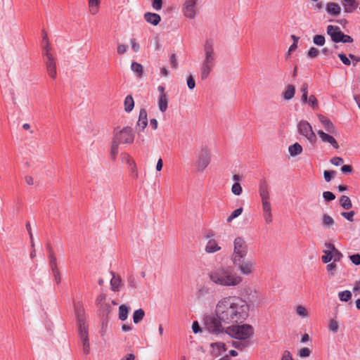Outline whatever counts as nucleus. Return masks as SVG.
<instances>
[{
  "instance_id": "1",
  "label": "nucleus",
  "mask_w": 360,
  "mask_h": 360,
  "mask_svg": "<svg viewBox=\"0 0 360 360\" xmlns=\"http://www.w3.org/2000/svg\"><path fill=\"white\" fill-rule=\"evenodd\" d=\"M250 305L240 296H226L221 298L216 304L215 316L224 324L243 323L249 316Z\"/></svg>"
},
{
  "instance_id": "2",
  "label": "nucleus",
  "mask_w": 360,
  "mask_h": 360,
  "mask_svg": "<svg viewBox=\"0 0 360 360\" xmlns=\"http://www.w3.org/2000/svg\"><path fill=\"white\" fill-rule=\"evenodd\" d=\"M207 277L214 285L234 288L240 285L243 281V277L231 266H219L210 271Z\"/></svg>"
},
{
  "instance_id": "3",
  "label": "nucleus",
  "mask_w": 360,
  "mask_h": 360,
  "mask_svg": "<svg viewBox=\"0 0 360 360\" xmlns=\"http://www.w3.org/2000/svg\"><path fill=\"white\" fill-rule=\"evenodd\" d=\"M203 59L200 65V72L202 80L208 78L212 71L217 59L214 51V43L212 39H207L203 46Z\"/></svg>"
},
{
  "instance_id": "4",
  "label": "nucleus",
  "mask_w": 360,
  "mask_h": 360,
  "mask_svg": "<svg viewBox=\"0 0 360 360\" xmlns=\"http://www.w3.org/2000/svg\"><path fill=\"white\" fill-rule=\"evenodd\" d=\"M226 333L234 339L245 341L253 337L255 330L250 324L238 325V323H235L227 327Z\"/></svg>"
},
{
  "instance_id": "5",
  "label": "nucleus",
  "mask_w": 360,
  "mask_h": 360,
  "mask_svg": "<svg viewBox=\"0 0 360 360\" xmlns=\"http://www.w3.org/2000/svg\"><path fill=\"white\" fill-rule=\"evenodd\" d=\"M248 253V246L242 237H236L233 240V250L231 257L232 262H240V259L245 258Z\"/></svg>"
},
{
  "instance_id": "6",
  "label": "nucleus",
  "mask_w": 360,
  "mask_h": 360,
  "mask_svg": "<svg viewBox=\"0 0 360 360\" xmlns=\"http://www.w3.org/2000/svg\"><path fill=\"white\" fill-rule=\"evenodd\" d=\"M77 319L78 333L80 340L89 339L88 326L86 324L84 310L79 303L75 305Z\"/></svg>"
},
{
  "instance_id": "7",
  "label": "nucleus",
  "mask_w": 360,
  "mask_h": 360,
  "mask_svg": "<svg viewBox=\"0 0 360 360\" xmlns=\"http://www.w3.org/2000/svg\"><path fill=\"white\" fill-rule=\"evenodd\" d=\"M211 152L207 148H202L194 162V166L198 172H202L211 162Z\"/></svg>"
},
{
  "instance_id": "8",
  "label": "nucleus",
  "mask_w": 360,
  "mask_h": 360,
  "mask_svg": "<svg viewBox=\"0 0 360 360\" xmlns=\"http://www.w3.org/2000/svg\"><path fill=\"white\" fill-rule=\"evenodd\" d=\"M326 32L334 43H352L354 41L353 38L349 35L344 34L338 26L328 25Z\"/></svg>"
},
{
  "instance_id": "9",
  "label": "nucleus",
  "mask_w": 360,
  "mask_h": 360,
  "mask_svg": "<svg viewBox=\"0 0 360 360\" xmlns=\"http://www.w3.org/2000/svg\"><path fill=\"white\" fill-rule=\"evenodd\" d=\"M239 260L240 262L232 263L237 267L241 276H248L255 272L257 268V262L255 260L252 259H245V258L240 259Z\"/></svg>"
},
{
  "instance_id": "10",
  "label": "nucleus",
  "mask_w": 360,
  "mask_h": 360,
  "mask_svg": "<svg viewBox=\"0 0 360 360\" xmlns=\"http://www.w3.org/2000/svg\"><path fill=\"white\" fill-rule=\"evenodd\" d=\"M113 139L120 144H130L134 140V133L132 128L126 127L120 130H116Z\"/></svg>"
},
{
  "instance_id": "11",
  "label": "nucleus",
  "mask_w": 360,
  "mask_h": 360,
  "mask_svg": "<svg viewBox=\"0 0 360 360\" xmlns=\"http://www.w3.org/2000/svg\"><path fill=\"white\" fill-rule=\"evenodd\" d=\"M200 0H184L181 11L184 16L188 19H194L198 14Z\"/></svg>"
},
{
  "instance_id": "12",
  "label": "nucleus",
  "mask_w": 360,
  "mask_h": 360,
  "mask_svg": "<svg viewBox=\"0 0 360 360\" xmlns=\"http://www.w3.org/2000/svg\"><path fill=\"white\" fill-rule=\"evenodd\" d=\"M297 130L300 135L304 136L310 143L316 141V136L311 125L306 120H301L297 124Z\"/></svg>"
},
{
  "instance_id": "13",
  "label": "nucleus",
  "mask_w": 360,
  "mask_h": 360,
  "mask_svg": "<svg viewBox=\"0 0 360 360\" xmlns=\"http://www.w3.org/2000/svg\"><path fill=\"white\" fill-rule=\"evenodd\" d=\"M204 323L207 329L212 333H219L222 330L223 321L217 316H207L205 318Z\"/></svg>"
},
{
  "instance_id": "14",
  "label": "nucleus",
  "mask_w": 360,
  "mask_h": 360,
  "mask_svg": "<svg viewBox=\"0 0 360 360\" xmlns=\"http://www.w3.org/2000/svg\"><path fill=\"white\" fill-rule=\"evenodd\" d=\"M259 193L262 200V204L271 203L269 186L265 179H262L259 181Z\"/></svg>"
},
{
  "instance_id": "15",
  "label": "nucleus",
  "mask_w": 360,
  "mask_h": 360,
  "mask_svg": "<svg viewBox=\"0 0 360 360\" xmlns=\"http://www.w3.org/2000/svg\"><path fill=\"white\" fill-rule=\"evenodd\" d=\"M44 63L46 72L49 77L52 79H56L57 75L56 63L54 57L44 59Z\"/></svg>"
},
{
  "instance_id": "16",
  "label": "nucleus",
  "mask_w": 360,
  "mask_h": 360,
  "mask_svg": "<svg viewBox=\"0 0 360 360\" xmlns=\"http://www.w3.org/2000/svg\"><path fill=\"white\" fill-rule=\"evenodd\" d=\"M318 118L327 132L333 134L337 133L335 127L329 118L323 115H319Z\"/></svg>"
},
{
  "instance_id": "17",
  "label": "nucleus",
  "mask_w": 360,
  "mask_h": 360,
  "mask_svg": "<svg viewBox=\"0 0 360 360\" xmlns=\"http://www.w3.org/2000/svg\"><path fill=\"white\" fill-rule=\"evenodd\" d=\"M317 134L322 142L330 144L335 149L339 148V145L333 136L324 132L322 130H319L317 131Z\"/></svg>"
},
{
  "instance_id": "18",
  "label": "nucleus",
  "mask_w": 360,
  "mask_h": 360,
  "mask_svg": "<svg viewBox=\"0 0 360 360\" xmlns=\"http://www.w3.org/2000/svg\"><path fill=\"white\" fill-rule=\"evenodd\" d=\"M335 224L334 219L327 213H323L321 216V225L326 230L333 229Z\"/></svg>"
},
{
  "instance_id": "19",
  "label": "nucleus",
  "mask_w": 360,
  "mask_h": 360,
  "mask_svg": "<svg viewBox=\"0 0 360 360\" xmlns=\"http://www.w3.org/2000/svg\"><path fill=\"white\" fill-rule=\"evenodd\" d=\"M262 216L265 224H270L273 221L271 203L262 204Z\"/></svg>"
},
{
  "instance_id": "20",
  "label": "nucleus",
  "mask_w": 360,
  "mask_h": 360,
  "mask_svg": "<svg viewBox=\"0 0 360 360\" xmlns=\"http://www.w3.org/2000/svg\"><path fill=\"white\" fill-rule=\"evenodd\" d=\"M222 248L215 239H210L205 246V251L207 254H213L221 250Z\"/></svg>"
},
{
  "instance_id": "21",
  "label": "nucleus",
  "mask_w": 360,
  "mask_h": 360,
  "mask_svg": "<svg viewBox=\"0 0 360 360\" xmlns=\"http://www.w3.org/2000/svg\"><path fill=\"white\" fill-rule=\"evenodd\" d=\"M326 10L328 15L333 17L338 16L341 13V7L335 2H328L326 5Z\"/></svg>"
},
{
  "instance_id": "22",
  "label": "nucleus",
  "mask_w": 360,
  "mask_h": 360,
  "mask_svg": "<svg viewBox=\"0 0 360 360\" xmlns=\"http://www.w3.org/2000/svg\"><path fill=\"white\" fill-rule=\"evenodd\" d=\"M323 252L324 255L321 257V261L324 264H328L331 260H334L335 262H338L342 259V258L343 257L342 254L341 253V255H340L339 257L337 256V259H336V255H335V252L330 251V250H323Z\"/></svg>"
},
{
  "instance_id": "23",
  "label": "nucleus",
  "mask_w": 360,
  "mask_h": 360,
  "mask_svg": "<svg viewBox=\"0 0 360 360\" xmlns=\"http://www.w3.org/2000/svg\"><path fill=\"white\" fill-rule=\"evenodd\" d=\"M111 274L112 277L110 280V288L114 292H118L123 285L122 280L120 276L115 274L113 272H111Z\"/></svg>"
},
{
  "instance_id": "24",
  "label": "nucleus",
  "mask_w": 360,
  "mask_h": 360,
  "mask_svg": "<svg viewBox=\"0 0 360 360\" xmlns=\"http://www.w3.org/2000/svg\"><path fill=\"white\" fill-rule=\"evenodd\" d=\"M344 12L352 13L358 8L359 4L356 0H342Z\"/></svg>"
},
{
  "instance_id": "25",
  "label": "nucleus",
  "mask_w": 360,
  "mask_h": 360,
  "mask_svg": "<svg viewBox=\"0 0 360 360\" xmlns=\"http://www.w3.org/2000/svg\"><path fill=\"white\" fill-rule=\"evenodd\" d=\"M144 19L146 21L153 25H157L160 23L161 18L160 15L155 13H146L144 14Z\"/></svg>"
},
{
  "instance_id": "26",
  "label": "nucleus",
  "mask_w": 360,
  "mask_h": 360,
  "mask_svg": "<svg viewBox=\"0 0 360 360\" xmlns=\"http://www.w3.org/2000/svg\"><path fill=\"white\" fill-rule=\"evenodd\" d=\"M168 103V95H159L158 98V105L160 112H165L167 110Z\"/></svg>"
},
{
  "instance_id": "27",
  "label": "nucleus",
  "mask_w": 360,
  "mask_h": 360,
  "mask_svg": "<svg viewBox=\"0 0 360 360\" xmlns=\"http://www.w3.org/2000/svg\"><path fill=\"white\" fill-rule=\"evenodd\" d=\"M147 124L148 119L146 110L144 109H141L139 112L137 127H139L143 131L146 127Z\"/></svg>"
},
{
  "instance_id": "28",
  "label": "nucleus",
  "mask_w": 360,
  "mask_h": 360,
  "mask_svg": "<svg viewBox=\"0 0 360 360\" xmlns=\"http://www.w3.org/2000/svg\"><path fill=\"white\" fill-rule=\"evenodd\" d=\"M295 94V87L292 84L286 86L285 90L282 93L283 98L285 101H290L293 98Z\"/></svg>"
},
{
  "instance_id": "29",
  "label": "nucleus",
  "mask_w": 360,
  "mask_h": 360,
  "mask_svg": "<svg viewBox=\"0 0 360 360\" xmlns=\"http://www.w3.org/2000/svg\"><path fill=\"white\" fill-rule=\"evenodd\" d=\"M302 150V146L298 143H295L288 147V152L292 157L300 155Z\"/></svg>"
},
{
  "instance_id": "30",
  "label": "nucleus",
  "mask_w": 360,
  "mask_h": 360,
  "mask_svg": "<svg viewBox=\"0 0 360 360\" xmlns=\"http://www.w3.org/2000/svg\"><path fill=\"white\" fill-rule=\"evenodd\" d=\"M131 70L136 74L137 77H142L143 73V68L141 64L137 62H132L131 64Z\"/></svg>"
},
{
  "instance_id": "31",
  "label": "nucleus",
  "mask_w": 360,
  "mask_h": 360,
  "mask_svg": "<svg viewBox=\"0 0 360 360\" xmlns=\"http://www.w3.org/2000/svg\"><path fill=\"white\" fill-rule=\"evenodd\" d=\"M101 0H88L89 11L92 15H96L99 10Z\"/></svg>"
},
{
  "instance_id": "32",
  "label": "nucleus",
  "mask_w": 360,
  "mask_h": 360,
  "mask_svg": "<svg viewBox=\"0 0 360 360\" xmlns=\"http://www.w3.org/2000/svg\"><path fill=\"white\" fill-rule=\"evenodd\" d=\"M340 205L345 210H349L352 207V201L347 195H342L340 197Z\"/></svg>"
},
{
  "instance_id": "33",
  "label": "nucleus",
  "mask_w": 360,
  "mask_h": 360,
  "mask_svg": "<svg viewBox=\"0 0 360 360\" xmlns=\"http://www.w3.org/2000/svg\"><path fill=\"white\" fill-rule=\"evenodd\" d=\"M124 110L127 112H131L134 107V101L131 95L127 96L124 99Z\"/></svg>"
},
{
  "instance_id": "34",
  "label": "nucleus",
  "mask_w": 360,
  "mask_h": 360,
  "mask_svg": "<svg viewBox=\"0 0 360 360\" xmlns=\"http://www.w3.org/2000/svg\"><path fill=\"white\" fill-rule=\"evenodd\" d=\"M211 347L214 349L215 347L218 349V352H215V350H214V354L217 356L221 355L223 352H226V345L223 342L212 343L211 344Z\"/></svg>"
},
{
  "instance_id": "35",
  "label": "nucleus",
  "mask_w": 360,
  "mask_h": 360,
  "mask_svg": "<svg viewBox=\"0 0 360 360\" xmlns=\"http://www.w3.org/2000/svg\"><path fill=\"white\" fill-rule=\"evenodd\" d=\"M128 313H129V308L127 305L122 304L120 306L118 316L121 321H124L127 319Z\"/></svg>"
},
{
  "instance_id": "36",
  "label": "nucleus",
  "mask_w": 360,
  "mask_h": 360,
  "mask_svg": "<svg viewBox=\"0 0 360 360\" xmlns=\"http://www.w3.org/2000/svg\"><path fill=\"white\" fill-rule=\"evenodd\" d=\"M145 315V312L142 309H139L134 311L133 314V321L134 323L137 324L141 322Z\"/></svg>"
},
{
  "instance_id": "37",
  "label": "nucleus",
  "mask_w": 360,
  "mask_h": 360,
  "mask_svg": "<svg viewBox=\"0 0 360 360\" xmlns=\"http://www.w3.org/2000/svg\"><path fill=\"white\" fill-rule=\"evenodd\" d=\"M49 266L51 269L57 268V259L56 257L53 252V250L49 248Z\"/></svg>"
},
{
  "instance_id": "38",
  "label": "nucleus",
  "mask_w": 360,
  "mask_h": 360,
  "mask_svg": "<svg viewBox=\"0 0 360 360\" xmlns=\"http://www.w3.org/2000/svg\"><path fill=\"white\" fill-rule=\"evenodd\" d=\"M338 298L342 302H348L352 298V292L349 290H344L338 292Z\"/></svg>"
},
{
  "instance_id": "39",
  "label": "nucleus",
  "mask_w": 360,
  "mask_h": 360,
  "mask_svg": "<svg viewBox=\"0 0 360 360\" xmlns=\"http://www.w3.org/2000/svg\"><path fill=\"white\" fill-rule=\"evenodd\" d=\"M51 47L50 43L49 41H47V42L45 44V46L43 47L42 50V55L44 57V59L49 58V56L50 58L53 57V54L51 52Z\"/></svg>"
},
{
  "instance_id": "40",
  "label": "nucleus",
  "mask_w": 360,
  "mask_h": 360,
  "mask_svg": "<svg viewBox=\"0 0 360 360\" xmlns=\"http://www.w3.org/2000/svg\"><path fill=\"white\" fill-rule=\"evenodd\" d=\"M313 42L317 46H322L326 42L325 37L323 35L316 34L313 37Z\"/></svg>"
},
{
  "instance_id": "41",
  "label": "nucleus",
  "mask_w": 360,
  "mask_h": 360,
  "mask_svg": "<svg viewBox=\"0 0 360 360\" xmlns=\"http://www.w3.org/2000/svg\"><path fill=\"white\" fill-rule=\"evenodd\" d=\"M243 211V210L242 207H239V208L235 210L234 211H233L232 213L230 214V216L228 217V218L226 219L227 222L230 223L235 218L239 217L242 214Z\"/></svg>"
},
{
  "instance_id": "42",
  "label": "nucleus",
  "mask_w": 360,
  "mask_h": 360,
  "mask_svg": "<svg viewBox=\"0 0 360 360\" xmlns=\"http://www.w3.org/2000/svg\"><path fill=\"white\" fill-rule=\"evenodd\" d=\"M296 313L299 316L302 318H306L308 316V311L302 305H298L296 307Z\"/></svg>"
},
{
  "instance_id": "43",
  "label": "nucleus",
  "mask_w": 360,
  "mask_h": 360,
  "mask_svg": "<svg viewBox=\"0 0 360 360\" xmlns=\"http://www.w3.org/2000/svg\"><path fill=\"white\" fill-rule=\"evenodd\" d=\"M120 143L115 141L114 139L112 142L110 155L112 159H115L118 154V146Z\"/></svg>"
},
{
  "instance_id": "44",
  "label": "nucleus",
  "mask_w": 360,
  "mask_h": 360,
  "mask_svg": "<svg viewBox=\"0 0 360 360\" xmlns=\"http://www.w3.org/2000/svg\"><path fill=\"white\" fill-rule=\"evenodd\" d=\"M336 269H337V265H336V262H335L334 260L331 263H328V264L326 266L327 272L328 273V274L330 276H333L335 275Z\"/></svg>"
},
{
  "instance_id": "45",
  "label": "nucleus",
  "mask_w": 360,
  "mask_h": 360,
  "mask_svg": "<svg viewBox=\"0 0 360 360\" xmlns=\"http://www.w3.org/2000/svg\"><path fill=\"white\" fill-rule=\"evenodd\" d=\"M325 250H330L333 252H335V255H336V257H339L341 255V252L335 247V245L330 243H325Z\"/></svg>"
},
{
  "instance_id": "46",
  "label": "nucleus",
  "mask_w": 360,
  "mask_h": 360,
  "mask_svg": "<svg viewBox=\"0 0 360 360\" xmlns=\"http://www.w3.org/2000/svg\"><path fill=\"white\" fill-rule=\"evenodd\" d=\"M51 269L52 274L54 277V280L56 281V283L57 284L60 283L61 274H60V272L58 268L57 267V268H53V269Z\"/></svg>"
},
{
  "instance_id": "47",
  "label": "nucleus",
  "mask_w": 360,
  "mask_h": 360,
  "mask_svg": "<svg viewBox=\"0 0 360 360\" xmlns=\"http://www.w3.org/2000/svg\"><path fill=\"white\" fill-rule=\"evenodd\" d=\"M232 193L236 195H240L243 191L242 187L238 182H236L231 188Z\"/></svg>"
},
{
  "instance_id": "48",
  "label": "nucleus",
  "mask_w": 360,
  "mask_h": 360,
  "mask_svg": "<svg viewBox=\"0 0 360 360\" xmlns=\"http://www.w3.org/2000/svg\"><path fill=\"white\" fill-rule=\"evenodd\" d=\"M310 106H311L314 109H316L319 106V102L316 98L314 95H311L309 98L308 101L307 102Z\"/></svg>"
},
{
  "instance_id": "49",
  "label": "nucleus",
  "mask_w": 360,
  "mask_h": 360,
  "mask_svg": "<svg viewBox=\"0 0 360 360\" xmlns=\"http://www.w3.org/2000/svg\"><path fill=\"white\" fill-rule=\"evenodd\" d=\"M127 283L129 286L132 289H135L138 287V282L136 278L133 276H129L127 278Z\"/></svg>"
},
{
  "instance_id": "50",
  "label": "nucleus",
  "mask_w": 360,
  "mask_h": 360,
  "mask_svg": "<svg viewBox=\"0 0 360 360\" xmlns=\"http://www.w3.org/2000/svg\"><path fill=\"white\" fill-rule=\"evenodd\" d=\"M338 56L344 65L347 66L351 65V60H349V58L347 57L345 53H338Z\"/></svg>"
},
{
  "instance_id": "51",
  "label": "nucleus",
  "mask_w": 360,
  "mask_h": 360,
  "mask_svg": "<svg viewBox=\"0 0 360 360\" xmlns=\"http://www.w3.org/2000/svg\"><path fill=\"white\" fill-rule=\"evenodd\" d=\"M328 328L330 331H333V333H336L338 330V322L334 319H330L329 321Z\"/></svg>"
},
{
  "instance_id": "52",
  "label": "nucleus",
  "mask_w": 360,
  "mask_h": 360,
  "mask_svg": "<svg viewBox=\"0 0 360 360\" xmlns=\"http://www.w3.org/2000/svg\"><path fill=\"white\" fill-rule=\"evenodd\" d=\"M319 51L316 48L311 47L308 51L307 56L310 58H315L319 56Z\"/></svg>"
},
{
  "instance_id": "53",
  "label": "nucleus",
  "mask_w": 360,
  "mask_h": 360,
  "mask_svg": "<svg viewBox=\"0 0 360 360\" xmlns=\"http://www.w3.org/2000/svg\"><path fill=\"white\" fill-rule=\"evenodd\" d=\"M128 51V46L126 44H118L117 47V53L119 55H123Z\"/></svg>"
},
{
  "instance_id": "54",
  "label": "nucleus",
  "mask_w": 360,
  "mask_h": 360,
  "mask_svg": "<svg viewBox=\"0 0 360 360\" xmlns=\"http://www.w3.org/2000/svg\"><path fill=\"white\" fill-rule=\"evenodd\" d=\"M83 346V352L85 354H89L90 352V345L89 342V339L82 340Z\"/></svg>"
},
{
  "instance_id": "55",
  "label": "nucleus",
  "mask_w": 360,
  "mask_h": 360,
  "mask_svg": "<svg viewBox=\"0 0 360 360\" xmlns=\"http://www.w3.org/2000/svg\"><path fill=\"white\" fill-rule=\"evenodd\" d=\"M354 214H355V212L354 211H349V212H343L341 213V215L349 221H353V220H354L353 217H354Z\"/></svg>"
},
{
  "instance_id": "56",
  "label": "nucleus",
  "mask_w": 360,
  "mask_h": 360,
  "mask_svg": "<svg viewBox=\"0 0 360 360\" xmlns=\"http://www.w3.org/2000/svg\"><path fill=\"white\" fill-rule=\"evenodd\" d=\"M186 84H187V86H188L189 89L192 90V89H193L195 88V81L194 79V77L192 75H189L187 77Z\"/></svg>"
},
{
  "instance_id": "57",
  "label": "nucleus",
  "mask_w": 360,
  "mask_h": 360,
  "mask_svg": "<svg viewBox=\"0 0 360 360\" xmlns=\"http://www.w3.org/2000/svg\"><path fill=\"white\" fill-rule=\"evenodd\" d=\"M323 197L326 201H331L335 198V195L330 191L323 192Z\"/></svg>"
},
{
  "instance_id": "58",
  "label": "nucleus",
  "mask_w": 360,
  "mask_h": 360,
  "mask_svg": "<svg viewBox=\"0 0 360 360\" xmlns=\"http://www.w3.org/2000/svg\"><path fill=\"white\" fill-rule=\"evenodd\" d=\"M232 346L240 350L244 349L247 347V344L238 341H233Z\"/></svg>"
},
{
  "instance_id": "59",
  "label": "nucleus",
  "mask_w": 360,
  "mask_h": 360,
  "mask_svg": "<svg viewBox=\"0 0 360 360\" xmlns=\"http://www.w3.org/2000/svg\"><path fill=\"white\" fill-rule=\"evenodd\" d=\"M152 7L155 11H160L162 7V0H153Z\"/></svg>"
},
{
  "instance_id": "60",
  "label": "nucleus",
  "mask_w": 360,
  "mask_h": 360,
  "mask_svg": "<svg viewBox=\"0 0 360 360\" xmlns=\"http://www.w3.org/2000/svg\"><path fill=\"white\" fill-rule=\"evenodd\" d=\"M130 44H131V49L135 53H137L140 49L139 44L136 41V40L135 39H131L130 40Z\"/></svg>"
},
{
  "instance_id": "61",
  "label": "nucleus",
  "mask_w": 360,
  "mask_h": 360,
  "mask_svg": "<svg viewBox=\"0 0 360 360\" xmlns=\"http://www.w3.org/2000/svg\"><path fill=\"white\" fill-rule=\"evenodd\" d=\"M311 354V350L309 348L304 347L299 352V356L300 357H308Z\"/></svg>"
},
{
  "instance_id": "62",
  "label": "nucleus",
  "mask_w": 360,
  "mask_h": 360,
  "mask_svg": "<svg viewBox=\"0 0 360 360\" xmlns=\"http://www.w3.org/2000/svg\"><path fill=\"white\" fill-rule=\"evenodd\" d=\"M349 259L354 264H355V265L360 264V255L359 254L352 255L349 256Z\"/></svg>"
},
{
  "instance_id": "63",
  "label": "nucleus",
  "mask_w": 360,
  "mask_h": 360,
  "mask_svg": "<svg viewBox=\"0 0 360 360\" xmlns=\"http://www.w3.org/2000/svg\"><path fill=\"white\" fill-rule=\"evenodd\" d=\"M343 162V159L339 157H334L330 160V162L335 166L341 165Z\"/></svg>"
},
{
  "instance_id": "64",
  "label": "nucleus",
  "mask_w": 360,
  "mask_h": 360,
  "mask_svg": "<svg viewBox=\"0 0 360 360\" xmlns=\"http://www.w3.org/2000/svg\"><path fill=\"white\" fill-rule=\"evenodd\" d=\"M334 171H325L323 173L324 179L326 181L329 182L333 176L334 175Z\"/></svg>"
}]
</instances>
